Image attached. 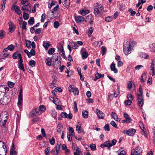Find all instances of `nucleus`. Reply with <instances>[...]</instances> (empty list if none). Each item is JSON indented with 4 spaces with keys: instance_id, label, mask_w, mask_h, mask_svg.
<instances>
[{
    "instance_id": "nucleus-38",
    "label": "nucleus",
    "mask_w": 155,
    "mask_h": 155,
    "mask_svg": "<svg viewBox=\"0 0 155 155\" xmlns=\"http://www.w3.org/2000/svg\"><path fill=\"white\" fill-rule=\"evenodd\" d=\"M87 19L90 21V24H91V22L93 21L94 19L93 17L91 15H88L86 18Z\"/></svg>"
},
{
    "instance_id": "nucleus-23",
    "label": "nucleus",
    "mask_w": 155,
    "mask_h": 155,
    "mask_svg": "<svg viewBox=\"0 0 155 155\" xmlns=\"http://www.w3.org/2000/svg\"><path fill=\"white\" fill-rule=\"evenodd\" d=\"M124 117L128 123H130L131 121V118L129 117L127 113H124Z\"/></svg>"
},
{
    "instance_id": "nucleus-29",
    "label": "nucleus",
    "mask_w": 155,
    "mask_h": 155,
    "mask_svg": "<svg viewBox=\"0 0 155 155\" xmlns=\"http://www.w3.org/2000/svg\"><path fill=\"white\" fill-rule=\"evenodd\" d=\"M6 1H2L1 2V7L0 8V12H2L5 8V5L6 3Z\"/></svg>"
},
{
    "instance_id": "nucleus-55",
    "label": "nucleus",
    "mask_w": 155,
    "mask_h": 155,
    "mask_svg": "<svg viewBox=\"0 0 155 155\" xmlns=\"http://www.w3.org/2000/svg\"><path fill=\"white\" fill-rule=\"evenodd\" d=\"M69 130L70 132H71V135L72 136H74L75 134L74 132V130L72 127H69Z\"/></svg>"
},
{
    "instance_id": "nucleus-18",
    "label": "nucleus",
    "mask_w": 155,
    "mask_h": 155,
    "mask_svg": "<svg viewBox=\"0 0 155 155\" xmlns=\"http://www.w3.org/2000/svg\"><path fill=\"white\" fill-rule=\"evenodd\" d=\"M107 141L109 142V143L108 144V146H109L108 148V150H110V147L113 146H114L117 143V141L116 140L113 139L111 141V142L110 140Z\"/></svg>"
},
{
    "instance_id": "nucleus-40",
    "label": "nucleus",
    "mask_w": 155,
    "mask_h": 155,
    "mask_svg": "<svg viewBox=\"0 0 155 155\" xmlns=\"http://www.w3.org/2000/svg\"><path fill=\"white\" fill-rule=\"evenodd\" d=\"M102 44V42L101 41L94 42L93 43V45L95 47H97L98 45L100 46Z\"/></svg>"
},
{
    "instance_id": "nucleus-48",
    "label": "nucleus",
    "mask_w": 155,
    "mask_h": 155,
    "mask_svg": "<svg viewBox=\"0 0 155 155\" xmlns=\"http://www.w3.org/2000/svg\"><path fill=\"white\" fill-rule=\"evenodd\" d=\"M26 45L27 47L29 49L30 48H31V41H28V40H26Z\"/></svg>"
},
{
    "instance_id": "nucleus-7",
    "label": "nucleus",
    "mask_w": 155,
    "mask_h": 155,
    "mask_svg": "<svg viewBox=\"0 0 155 155\" xmlns=\"http://www.w3.org/2000/svg\"><path fill=\"white\" fill-rule=\"evenodd\" d=\"M41 114V113L39 111V110L37 108L33 109L30 113V115L31 117L37 116L38 115Z\"/></svg>"
},
{
    "instance_id": "nucleus-57",
    "label": "nucleus",
    "mask_w": 155,
    "mask_h": 155,
    "mask_svg": "<svg viewBox=\"0 0 155 155\" xmlns=\"http://www.w3.org/2000/svg\"><path fill=\"white\" fill-rule=\"evenodd\" d=\"M132 87V82L130 81H129L127 82V88L130 90L131 89Z\"/></svg>"
},
{
    "instance_id": "nucleus-59",
    "label": "nucleus",
    "mask_w": 155,
    "mask_h": 155,
    "mask_svg": "<svg viewBox=\"0 0 155 155\" xmlns=\"http://www.w3.org/2000/svg\"><path fill=\"white\" fill-rule=\"evenodd\" d=\"M27 23L26 21H24L22 23V29H25V30H26L27 29L26 28V26L27 25Z\"/></svg>"
},
{
    "instance_id": "nucleus-11",
    "label": "nucleus",
    "mask_w": 155,
    "mask_h": 155,
    "mask_svg": "<svg viewBox=\"0 0 155 155\" xmlns=\"http://www.w3.org/2000/svg\"><path fill=\"white\" fill-rule=\"evenodd\" d=\"M96 113L99 119H103L104 117V114L101 110L96 109Z\"/></svg>"
},
{
    "instance_id": "nucleus-58",
    "label": "nucleus",
    "mask_w": 155,
    "mask_h": 155,
    "mask_svg": "<svg viewBox=\"0 0 155 155\" xmlns=\"http://www.w3.org/2000/svg\"><path fill=\"white\" fill-rule=\"evenodd\" d=\"M8 49L10 51H13L15 48V47L13 45H11L8 47Z\"/></svg>"
},
{
    "instance_id": "nucleus-52",
    "label": "nucleus",
    "mask_w": 155,
    "mask_h": 155,
    "mask_svg": "<svg viewBox=\"0 0 155 155\" xmlns=\"http://www.w3.org/2000/svg\"><path fill=\"white\" fill-rule=\"evenodd\" d=\"M23 17L24 19L27 20L29 18V15L26 13L24 12L23 14Z\"/></svg>"
},
{
    "instance_id": "nucleus-17",
    "label": "nucleus",
    "mask_w": 155,
    "mask_h": 155,
    "mask_svg": "<svg viewBox=\"0 0 155 155\" xmlns=\"http://www.w3.org/2000/svg\"><path fill=\"white\" fill-rule=\"evenodd\" d=\"M30 4L28 2H27L26 4L22 5L21 6V10L24 11H26L27 12H30V11L28 8V6H29Z\"/></svg>"
},
{
    "instance_id": "nucleus-6",
    "label": "nucleus",
    "mask_w": 155,
    "mask_h": 155,
    "mask_svg": "<svg viewBox=\"0 0 155 155\" xmlns=\"http://www.w3.org/2000/svg\"><path fill=\"white\" fill-rule=\"evenodd\" d=\"M150 70L152 71L151 75L153 76L155 75V58L152 60L150 67Z\"/></svg>"
},
{
    "instance_id": "nucleus-4",
    "label": "nucleus",
    "mask_w": 155,
    "mask_h": 155,
    "mask_svg": "<svg viewBox=\"0 0 155 155\" xmlns=\"http://www.w3.org/2000/svg\"><path fill=\"white\" fill-rule=\"evenodd\" d=\"M131 46L129 41H127L124 42L123 46V51L125 55H128L131 53Z\"/></svg>"
},
{
    "instance_id": "nucleus-32",
    "label": "nucleus",
    "mask_w": 155,
    "mask_h": 155,
    "mask_svg": "<svg viewBox=\"0 0 155 155\" xmlns=\"http://www.w3.org/2000/svg\"><path fill=\"white\" fill-rule=\"evenodd\" d=\"M149 50L151 51H155V44H150L149 45Z\"/></svg>"
},
{
    "instance_id": "nucleus-56",
    "label": "nucleus",
    "mask_w": 155,
    "mask_h": 155,
    "mask_svg": "<svg viewBox=\"0 0 155 155\" xmlns=\"http://www.w3.org/2000/svg\"><path fill=\"white\" fill-rule=\"evenodd\" d=\"M43 46L46 49H47L49 46V45L48 43L45 42L44 41L43 42Z\"/></svg>"
},
{
    "instance_id": "nucleus-53",
    "label": "nucleus",
    "mask_w": 155,
    "mask_h": 155,
    "mask_svg": "<svg viewBox=\"0 0 155 155\" xmlns=\"http://www.w3.org/2000/svg\"><path fill=\"white\" fill-rule=\"evenodd\" d=\"M50 150V147H48L45 149V155H49V151Z\"/></svg>"
},
{
    "instance_id": "nucleus-16",
    "label": "nucleus",
    "mask_w": 155,
    "mask_h": 155,
    "mask_svg": "<svg viewBox=\"0 0 155 155\" xmlns=\"http://www.w3.org/2000/svg\"><path fill=\"white\" fill-rule=\"evenodd\" d=\"M52 59H53V61H58L59 60L61 61V58L59 54L58 53H54L53 54L52 56Z\"/></svg>"
},
{
    "instance_id": "nucleus-26",
    "label": "nucleus",
    "mask_w": 155,
    "mask_h": 155,
    "mask_svg": "<svg viewBox=\"0 0 155 155\" xmlns=\"http://www.w3.org/2000/svg\"><path fill=\"white\" fill-rule=\"evenodd\" d=\"M70 1H64L63 2V5L67 8H68L70 5Z\"/></svg>"
},
{
    "instance_id": "nucleus-20",
    "label": "nucleus",
    "mask_w": 155,
    "mask_h": 155,
    "mask_svg": "<svg viewBox=\"0 0 155 155\" xmlns=\"http://www.w3.org/2000/svg\"><path fill=\"white\" fill-rule=\"evenodd\" d=\"M61 61L59 60L58 61H53V65L54 66L55 68H57L58 67L61 65Z\"/></svg>"
},
{
    "instance_id": "nucleus-10",
    "label": "nucleus",
    "mask_w": 155,
    "mask_h": 155,
    "mask_svg": "<svg viewBox=\"0 0 155 155\" xmlns=\"http://www.w3.org/2000/svg\"><path fill=\"white\" fill-rule=\"evenodd\" d=\"M10 100L7 98L6 97H3L0 100V103L1 104L3 105H6L8 104L10 102Z\"/></svg>"
},
{
    "instance_id": "nucleus-27",
    "label": "nucleus",
    "mask_w": 155,
    "mask_h": 155,
    "mask_svg": "<svg viewBox=\"0 0 155 155\" xmlns=\"http://www.w3.org/2000/svg\"><path fill=\"white\" fill-rule=\"evenodd\" d=\"M119 87H117V89H118V91H115L114 93V94H111L109 96V98H110V97H117L118 95L119 94Z\"/></svg>"
},
{
    "instance_id": "nucleus-63",
    "label": "nucleus",
    "mask_w": 155,
    "mask_h": 155,
    "mask_svg": "<svg viewBox=\"0 0 155 155\" xmlns=\"http://www.w3.org/2000/svg\"><path fill=\"white\" fill-rule=\"evenodd\" d=\"M49 142L51 145H54L55 143V140L54 138L53 137L51 139H50L49 140Z\"/></svg>"
},
{
    "instance_id": "nucleus-51",
    "label": "nucleus",
    "mask_w": 155,
    "mask_h": 155,
    "mask_svg": "<svg viewBox=\"0 0 155 155\" xmlns=\"http://www.w3.org/2000/svg\"><path fill=\"white\" fill-rule=\"evenodd\" d=\"M90 147L92 150L94 151L96 149V146L95 144L93 143L91 144L90 146Z\"/></svg>"
},
{
    "instance_id": "nucleus-43",
    "label": "nucleus",
    "mask_w": 155,
    "mask_h": 155,
    "mask_svg": "<svg viewBox=\"0 0 155 155\" xmlns=\"http://www.w3.org/2000/svg\"><path fill=\"white\" fill-rule=\"evenodd\" d=\"M5 32L3 30L0 31V39H2L4 37L5 35Z\"/></svg>"
},
{
    "instance_id": "nucleus-41",
    "label": "nucleus",
    "mask_w": 155,
    "mask_h": 155,
    "mask_svg": "<svg viewBox=\"0 0 155 155\" xmlns=\"http://www.w3.org/2000/svg\"><path fill=\"white\" fill-rule=\"evenodd\" d=\"M52 116L54 119H56L57 117V112L55 110H52L51 112Z\"/></svg>"
},
{
    "instance_id": "nucleus-64",
    "label": "nucleus",
    "mask_w": 155,
    "mask_h": 155,
    "mask_svg": "<svg viewBox=\"0 0 155 155\" xmlns=\"http://www.w3.org/2000/svg\"><path fill=\"white\" fill-rule=\"evenodd\" d=\"M54 90L56 92H61L62 91V90L60 87L55 88Z\"/></svg>"
},
{
    "instance_id": "nucleus-35",
    "label": "nucleus",
    "mask_w": 155,
    "mask_h": 155,
    "mask_svg": "<svg viewBox=\"0 0 155 155\" xmlns=\"http://www.w3.org/2000/svg\"><path fill=\"white\" fill-rule=\"evenodd\" d=\"M71 92H72L74 95H78L79 94V91L78 88H72L71 89Z\"/></svg>"
},
{
    "instance_id": "nucleus-33",
    "label": "nucleus",
    "mask_w": 155,
    "mask_h": 155,
    "mask_svg": "<svg viewBox=\"0 0 155 155\" xmlns=\"http://www.w3.org/2000/svg\"><path fill=\"white\" fill-rule=\"evenodd\" d=\"M82 116L84 118H87L88 117V113L87 110H84L82 112Z\"/></svg>"
},
{
    "instance_id": "nucleus-28",
    "label": "nucleus",
    "mask_w": 155,
    "mask_h": 155,
    "mask_svg": "<svg viewBox=\"0 0 155 155\" xmlns=\"http://www.w3.org/2000/svg\"><path fill=\"white\" fill-rule=\"evenodd\" d=\"M5 87L4 86H0V100L2 98L3 95L2 93H5V92L4 91V90Z\"/></svg>"
},
{
    "instance_id": "nucleus-13",
    "label": "nucleus",
    "mask_w": 155,
    "mask_h": 155,
    "mask_svg": "<svg viewBox=\"0 0 155 155\" xmlns=\"http://www.w3.org/2000/svg\"><path fill=\"white\" fill-rule=\"evenodd\" d=\"M75 19L76 22L78 23H81L84 21V17L81 16H76L75 17Z\"/></svg>"
},
{
    "instance_id": "nucleus-22",
    "label": "nucleus",
    "mask_w": 155,
    "mask_h": 155,
    "mask_svg": "<svg viewBox=\"0 0 155 155\" xmlns=\"http://www.w3.org/2000/svg\"><path fill=\"white\" fill-rule=\"evenodd\" d=\"M59 47L58 48L60 52V54H61V55H64L65 53L63 45L61 44H59Z\"/></svg>"
},
{
    "instance_id": "nucleus-2",
    "label": "nucleus",
    "mask_w": 155,
    "mask_h": 155,
    "mask_svg": "<svg viewBox=\"0 0 155 155\" xmlns=\"http://www.w3.org/2000/svg\"><path fill=\"white\" fill-rule=\"evenodd\" d=\"M8 116V113L6 111H3L1 113L0 115V124L1 125H2L3 126H5L7 121Z\"/></svg>"
},
{
    "instance_id": "nucleus-25",
    "label": "nucleus",
    "mask_w": 155,
    "mask_h": 155,
    "mask_svg": "<svg viewBox=\"0 0 155 155\" xmlns=\"http://www.w3.org/2000/svg\"><path fill=\"white\" fill-rule=\"evenodd\" d=\"M111 115L116 121H120V120H119V119L118 118L117 115L116 113L112 112L111 113Z\"/></svg>"
},
{
    "instance_id": "nucleus-49",
    "label": "nucleus",
    "mask_w": 155,
    "mask_h": 155,
    "mask_svg": "<svg viewBox=\"0 0 155 155\" xmlns=\"http://www.w3.org/2000/svg\"><path fill=\"white\" fill-rule=\"evenodd\" d=\"M117 152L118 153V155H126V152L124 150L120 151L119 150L117 151Z\"/></svg>"
},
{
    "instance_id": "nucleus-50",
    "label": "nucleus",
    "mask_w": 155,
    "mask_h": 155,
    "mask_svg": "<svg viewBox=\"0 0 155 155\" xmlns=\"http://www.w3.org/2000/svg\"><path fill=\"white\" fill-rule=\"evenodd\" d=\"M60 102V101L58 98H55L54 99V101L53 103L55 105H58V104H59Z\"/></svg>"
},
{
    "instance_id": "nucleus-15",
    "label": "nucleus",
    "mask_w": 155,
    "mask_h": 155,
    "mask_svg": "<svg viewBox=\"0 0 155 155\" xmlns=\"http://www.w3.org/2000/svg\"><path fill=\"white\" fill-rule=\"evenodd\" d=\"M126 134L128 135L132 136L134 135L136 132V130L134 129H130L127 130H126Z\"/></svg>"
},
{
    "instance_id": "nucleus-39",
    "label": "nucleus",
    "mask_w": 155,
    "mask_h": 155,
    "mask_svg": "<svg viewBox=\"0 0 155 155\" xmlns=\"http://www.w3.org/2000/svg\"><path fill=\"white\" fill-rule=\"evenodd\" d=\"M109 141H106L104 143L101 144L100 145V147L101 148H103L104 147H107V149H108V147H109V146H108V144H109Z\"/></svg>"
},
{
    "instance_id": "nucleus-34",
    "label": "nucleus",
    "mask_w": 155,
    "mask_h": 155,
    "mask_svg": "<svg viewBox=\"0 0 155 155\" xmlns=\"http://www.w3.org/2000/svg\"><path fill=\"white\" fill-rule=\"evenodd\" d=\"M51 59L50 58H48L46 59L45 62L47 65L50 66L51 65Z\"/></svg>"
},
{
    "instance_id": "nucleus-62",
    "label": "nucleus",
    "mask_w": 155,
    "mask_h": 155,
    "mask_svg": "<svg viewBox=\"0 0 155 155\" xmlns=\"http://www.w3.org/2000/svg\"><path fill=\"white\" fill-rule=\"evenodd\" d=\"M56 2L55 1H53L50 4L49 3H48V7L50 8L52 7V6L55 5V4Z\"/></svg>"
},
{
    "instance_id": "nucleus-42",
    "label": "nucleus",
    "mask_w": 155,
    "mask_h": 155,
    "mask_svg": "<svg viewBox=\"0 0 155 155\" xmlns=\"http://www.w3.org/2000/svg\"><path fill=\"white\" fill-rule=\"evenodd\" d=\"M28 23L30 25H32L34 22V19L33 17H31L28 21Z\"/></svg>"
},
{
    "instance_id": "nucleus-30",
    "label": "nucleus",
    "mask_w": 155,
    "mask_h": 155,
    "mask_svg": "<svg viewBox=\"0 0 155 155\" xmlns=\"http://www.w3.org/2000/svg\"><path fill=\"white\" fill-rule=\"evenodd\" d=\"M71 46L73 49H76L78 48L79 46L77 43L74 41H71L70 42Z\"/></svg>"
},
{
    "instance_id": "nucleus-54",
    "label": "nucleus",
    "mask_w": 155,
    "mask_h": 155,
    "mask_svg": "<svg viewBox=\"0 0 155 155\" xmlns=\"http://www.w3.org/2000/svg\"><path fill=\"white\" fill-rule=\"evenodd\" d=\"M128 11L130 12L131 13L130 15L131 16H133L136 13V12L135 11H133L132 9L131 8H130Z\"/></svg>"
},
{
    "instance_id": "nucleus-21",
    "label": "nucleus",
    "mask_w": 155,
    "mask_h": 155,
    "mask_svg": "<svg viewBox=\"0 0 155 155\" xmlns=\"http://www.w3.org/2000/svg\"><path fill=\"white\" fill-rule=\"evenodd\" d=\"M110 68L111 71H114V73H117L118 72L117 69L115 68V64L113 62L111 64Z\"/></svg>"
},
{
    "instance_id": "nucleus-14",
    "label": "nucleus",
    "mask_w": 155,
    "mask_h": 155,
    "mask_svg": "<svg viewBox=\"0 0 155 155\" xmlns=\"http://www.w3.org/2000/svg\"><path fill=\"white\" fill-rule=\"evenodd\" d=\"M14 9L15 12L18 15H21V12L20 10L19 6L16 5H13L12 10Z\"/></svg>"
},
{
    "instance_id": "nucleus-36",
    "label": "nucleus",
    "mask_w": 155,
    "mask_h": 155,
    "mask_svg": "<svg viewBox=\"0 0 155 155\" xmlns=\"http://www.w3.org/2000/svg\"><path fill=\"white\" fill-rule=\"evenodd\" d=\"M95 78L96 79H99L101 78H104V74H101L100 73L97 72L95 74Z\"/></svg>"
},
{
    "instance_id": "nucleus-9",
    "label": "nucleus",
    "mask_w": 155,
    "mask_h": 155,
    "mask_svg": "<svg viewBox=\"0 0 155 155\" xmlns=\"http://www.w3.org/2000/svg\"><path fill=\"white\" fill-rule=\"evenodd\" d=\"M61 116L63 118H67L69 119H71L72 118V115L71 113H69L68 114L66 112H63L61 113Z\"/></svg>"
},
{
    "instance_id": "nucleus-61",
    "label": "nucleus",
    "mask_w": 155,
    "mask_h": 155,
    "mask_svg": "<svg viewBox=\"0 0 155 155\" xmlns=\"http://www.w3.org/2000/svg\"><path fill=\"white\" fill-rule=\"evenodd\" d=\"M59 26V23L57 21H55L54 22V26L56 28H58Z\"/></svg>"
},
{
    "instance_id": "nucleus-12",
    "label": "nucleus",
    "mask_w": 155,
    "mask_h": 155,
    "mask_svg": "<svg viewBox=\"0 0 155 155\" xmlns=\"http://www.w3.org/2000/svg\"><path fill=\"white\" fill-rule=\"evenodd\" d=\"M20 59H19L18 62V68L21 70H22L23 72L25 71L24 67V64H23V60L22 58H20Z\"/></svg>"
},
{
    "instance_id": "nucleus-47",
    "label": "nucleus",
    "mask_w": 155,
    "mask_h": 155,
    "mask_svg": "<svg viewBox=\"0 0 155 155\" xmlns=\"http://www.w3.org/2000/svg\"><path fill=\"white\" fill-rule=\"evenodd\" d=\"M39 109L41 110V111L44 112L46 110V107L45 106L43 105H40L39 107Z\"/></svg>"
},
{
    "instance_id": "nucleus-45",
    "label": "nucleus",
    "mask_w": 155,
    "mask_h": 155,
    "mask_svg": "<svg viewBox=\"0 0 155 155\" xmlns=\"http://www.w3.org/2000/svg\"><path fill=\"white\" fill-rule=\"evenodd\" d=\"M88 55V54L87 51H84L82 54V57L83 59L86 58L87 57Z\"/></svg>"
},
{
    "instance_id": "nucleus-19",
    "label": "nucleus",
    "mask_w": 155,
    "mask_h": 155,
    "mask_svg": "<svg viewBox=\"0 0 155 155\" xmlns=\"http://www.w3.org/2000/svg\"><path fill=\"white\" fill-rule=\"evenodd\" d=\"M18 57V60L20 59L21 58H22L21 54L20 53H18L17 51L14 53L12 56L13 58L15 59H16Z\"/></svg>"
},
{
    "instance_id": "nucleus-37",
    "label": "nucleus",
    "mask_w": 155,
    "mask_h": 155,
    "mask_svg": "<svg viewBox=\"0 0 155 155\" xmlns=\"http://www.w3.org/2000/svg\"><path fill=\"white\" fill-rule=\"evenodd\" d=\"M90 12V11L88 10H83L81 11V14L82 15H85L89 13Z\"/></svg>"
},
{
    "instance_id": "nucleus-24",
    "label": "nucleus",
    "mask_w": 155,
    "mask_h": 155,
    "mask_svg": "<svg viewBox=\"0 0 155 155\" xmlns=\"http://www.w3.org/2000/svg\"><path fill=\"white\" fill-rule=\"evenodd\" d=\"M147 77L146 74L143 73L141 76L140 80L141 82L142 83H144L145 82L147 78Z\"/></svg>"
},
{
    "instance_id": "nucleus-46",
    "label": "nucleus",
    "mask_w": 155,
    "mask_h": 155,
    "mask_svg": "<svg viewBox=\"0 0 155 155\" xmlns=\"http://www.w3.org/2000/svg\"><path fill=\"white\" fill-rule=\"evenodd\" d=\"M55 50L54 48H51L49 49L48 53L49 54H52L54 52Z\"/></svg>"
},
{
    "instance_id": "nucleus-3",
    "label": "nucleus",
    "mask_w": 155,
    "mask_h": 155,
    "mask_svg": "<svg viewBox=\"0 0 155 155\" xmlns=\"http://www.w3.org/2000/svg\"><path fill=\"white\" fill-rule=\"evenodd\" d=\"M104 10V7L101 4L97 3L95 6L94 13L96 16H99L101 14Z\"/></svg>"
},
{
    "instance_id": "nucleus-5",
    "label": "nucleus",
    "mask_w": 155,
    "mask_h": 155,
    "mask_svg": "<svg viewBox=\"0 0 155 155\" xmlns=\"http://www.w3.org/2000/svg\"><path fill=\"white\" fill-rule=\"evenodd\" d=\"M142 150L139 147H137L134 149L133 147L131 148V155H142Z\"/></svg>"
},
{
    "instance_id": "nucleus-60",
    "label": "nucleus",
    "mask_w": 155,
    "mask_h": 155,
    "mask_svg": "<svg viewBox=\"0 0 155 155\" xmlns=\"http://www.w3.org/2000/svg\"><path fill=\"white\" fill-rule=\"evenodd\" d=\"M140 127L143 132H146V130L145 129L142 123H140Z\"/></svg>"
},
{
    "instance_id": "nucleus-44",
    "label": "nucleus",
    "mask_w": 155,
    "mask_h": 155,
    "mask_svg": "<svg viewBox=\"0 0 155 155\" xmlns=\"http://www.w3.org/2000/svg\"><path fill=\"white\" fill-rule=\"evenodd\" d=\"M35 61L34 60H31L29 62V65L32 67H35Z\"/></svg>"
},
{
    "instance_id": "nucleus-1",
    "label": "nucleus",
    "mask_w": 155,
    "mask_h": 155,
    "mask_svg": "<svg viewBox=\"0 0 155 155\" xmlns=\"http://www.w3.org/2000/svg\"><path fill=\"white\" fill-rule=\"evenodd\" d=\"M137 96L138 101V104L140 107H142L143 104V91L141 85H140L138 92L137 93Z\"/></svg>"
},
{
    "instance_id": "nucleus-8",
    "label": "nucleus",
    "mask_w": 155,
    "mask_h": 155,
    "mask_svg": "<svg viewBox=\"0 0 155 155\" xmlns=\"http://www.w3.org/2000/svg\"><path fill=\"white\" fill-rule=\"evenodd\" d=\"M22 89L21 88L18 96V104L19 106L22 105Z\"/></svg>"
},
{
    "instance_id": "nucleus-31",
    "label": "nucleus",
    "mask_w": 155,
    "mask_h": 155,
    "mask_svg": "<svg viewBox=\"0 0 155 155\" xmlns=\"http://www.w3.org/2000/svg\"><path fill=\"white\" fill-rule=\"evenodd\" d=\"M63 125L61 123L59 124L57 127V131L60 133L63 129Z\"/></svg>"
}]
</instances>
